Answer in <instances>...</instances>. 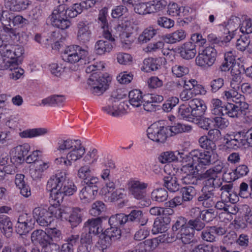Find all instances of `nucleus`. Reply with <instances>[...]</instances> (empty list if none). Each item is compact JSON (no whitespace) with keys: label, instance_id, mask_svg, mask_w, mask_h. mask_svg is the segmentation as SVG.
I'll return each mask as SVG.
<instances>
[{"label":"nucleus","instance_id":"7","mask_svg":"<svg viewBox=\"0 0 252 252\" xmlns=\"http://www.w3.org/2000/svg\"><path fill=\"white\" fill-rule=\"evenodd\" d=\"M123 98V95L117 92H114L111 97L108 99L107 104L102 108L103 112L113 117L120 116L122 113V108L124 102H119V100Z\"/></svg>","mask_w":252,"mask_h":252},{"label":"nucleus","instance_id":"53","mask_svg":"<svg viewBox=\"0 0 252 252\" xmlns=\"http://www.w3.org/2000/svg\"><path fill=\"white\" fill-rule=\"evenodd\" d=\"M157 31L152 27H149L144 30L138 37L139 42L144 43L149 41L156 34Z\"/></svg>","mask_w":252,"mask_h":252},{"label":"nucleus","instance_id":"50","mask_svg":"<svg viewBox=\"0 0 252 252\" xmlns=\"http://www.w3.org/2000/svg\"><path fill=\"white\" fill-rule=\"evenodd\" d=\"M211 112L215 115H223L225 105H222V102L219 99L213 98L211 100Z\"/></svg>","mask_w":252,"mask_h":252},{"label":"nucleus","instance_id":"9","mask_svg":"<svg viewBox=\"0 0 252 252\" xmlns=\"http://www.w3.org/2000/svg\"><path fill=\"white\" fill-rule=\"evenodd\" d=\"M103 36L106 40H98L95 44L94 50L96 54L104 55L109 53L112 50L115 44V38L112 36L111 32L109 29L103 31Z\"/></svg>","mask_w":252,"mask_h":252},{"label":"nucleus","instance_id":"38","mask_svg":"<svg viewBox=\"0 0 252 252\" xmlns=\"http://www.w3.org/2000/svg\"><path fill=\"white\" fill-rule=\"evenodd\" d=\"M108 222L110 226L118 227L123 226L126 223H127L126 215L124 213H119L112 215L109 219Z\"/></svg>","mask_w":252,"mask_h":252},{"label":"nucleus","instance_id":"5","mask_svg":"<svg viewBox=\"0 0 252 252\" xmlns=\"http://www.w3.org/2000/svg\"><path fill=\"white\" fill-rule=\"evenodd\" d=\"M88 55L89 53L86 49H83L78 45H73L65 48L62 57L64 61L75 63L84 60Z\"/></svg>","mask_w":252,"mask_h":252},{"label":"nucleus","instance_id":"55","mask_svg":"<svg viewBox=\"0 0 252 252\" xmlns=\"http://www.w3.org/2000/svg\"><path fill=\"white\" fill-rule=\"evenodd\" d=\"M236 136L237 135H235L234 138H231L227 140L226 144L228 147L236 150L246 146L244 138L242 137V135L241 138H236Z\"/></svg>","mask_w":252,"mask_h":252},{"label":"nucleus","instance_id":"59","mask_svg":"<svg viewBox=\"0 0 252 252\" xmlns=\"http://www.w3.org/2000/svg\"><path fill=\"white\" fill-rule=\"evenodd\" d=\"M187 225L194 231H200L203 230L205 226V224L201 219H191L188 221Z\"/></svg>","mask_w":252,"mask_h":252},{"label":"nucleus","instance_id":"6","mask_svg":"<svg viewBox=\"0 0 252 252\" xmlns=\"http://www.w3.org/2000/svg\"><path fill=\"white\" fill-rule=\"evenodd\" d=\"M168 126H162L154 123L147 130V135L149 139L158 143H164L169 136Z\"/></svg>","mask_w":252,"mask_h":252},{"label":"nucleus","instance_id":"42","mask_svg":"<svg viewBox=\"0 0 252 252\" xmlns=\"http://www.w3.org/2000/svg\"><path fill=\"white\" fill-rule=\"evenodd\" d=\"M65 97L63 95H52L42 100V104L49 106H59L63 104Z\"/></svg>","mask_w":252,"mask_h":252},{"label":"nucleus","instance_id":"12","mask_svg":"<svg viewBox=\"0 0 252 252\" xmlns=\"http://www.w3.org/2000/svg\"><path fill=\"white\" fill-rule=\"evenodd\" d=\"M129 193L136 199L145 200L146 191L148 185L147 183L139 180H130L127 184Z\"/></svg>","mask_w":252,"mask_h":252},{"label":"nucleus","instance_id":"26","mask_svg":"<svg viewBox=\"0 0 252 252\" xmlns=\"http://www.w3.org/2000/svg\"><path fill=\"white\" fill-rule=\"evenodd\" d=\"M249 172L248 167L245 164H241L237 166L234 171V173L233 172L224 173L223 177L224 178L228 180V182L231 181H234L236 179L246 176Z\"/></svg>","mask_w":252,"mask_h":252},{"label":"nucleus","instance_id":"37","mask_svg":"<svg viewBox=\"0 0 252 252\" xmlns=\"http://www.w3.org/2000/svg\"><path fill=\"white\" fill-rule=\"evenodd\" d=\"M178 116L181 119L192 122L195 118L191 111L190 102H189L188 105L182 104L179 106L178 111Z\"/></svg>","mask_w":252,"mask_h":252},{"label":"nucleus","instance_id":"21","mask_svg":"<svg viewBox=\"0 0 252 252\" xmlns=\"http://www.w3.org/2000/svg\"><path fill=\"white\" fill-rule=\"evenodd\" d=\"M248 109V107H244L240 103L233 104L230 102L225 105L223 109V115H227L231 118H239L243 114L242 109Z\"/></svg>","mask_w":252,"mask_h":252},{"label":"nucleus","instance_id":"13","mask_svg":"<svg viewBox=\"0 0 252 252\" xmlns=\"http://www.w3.org/2000/svg\"><path fill=\"white\" fill-rule=\"evenodd\" d=\"M34 222V220L30 215L22 214L18 219L15 231L20 235L26 234L32 229Z\"/></svg>","mask_w":252,"mask_h":252},{"label":"nucleus","instance_id":"45","mask_svg":"<svg viewBox=\"0 0 252 252\" xmlns=\"http://www.w3.org/2000/svg\"><path fill=\"white\" fill-rule=\"evenodd\" d=\"M47 133L48 129L47 128H37L24 130L20 133V135L23 138H32L43 135Z\"/></svg>","mask_w":252,"mask_h":252},{"label":"nucleus","instance_id":"14","mask_svg":"<svg viewBox=\"0 0 252 252\" xmlns=\"http://www.w3.org/2000/svg\"><path fill=\"white\" fill-rule=\"evenodd\" d=\"M52 214L53 211H50L42 207H36L32 211L33 217L41 226H47L51 223L53 220Z\"/></svg>","mask_w":252,"mask_h":252},{"label":"nucleus","instance_id":"46","mask_svg":"<svg viewBox=\"0 0 252 252\" xmlns=\"http://www.w3.org/2000/svg\"><path fill=\"white\" fill-rule=\"evenodd\" d=\"M78 140H72L70 139H61L58 142L57 150L60 153L68 152L71 148H72Z\"/></svg>","mask_w":252,"mask_h":252},{"label":"nucleus","instance_id":"16","mask_svg":"<svg viewBox=\"0 0 252 252\" xmlns=\"http://www.w3.org/2000/svg\"><path fill=\"white\" fill-rule=\"evenodd\" d=\"M224 228L216 226H207L202 231L200 237L206 242H213L216 241V235H222L224 234Z\"/></svg>","mask_w":252,"mask_h":252},{"label":"nucleus","instance_id":"29","mask_svg":"<svg viewBox=\"0 0 252 252\" xmlns=\"http://www.w3.org/2000/svg\"><path fill=\"white\" fill-rule=\"evenodd\" d=\"M49 237L45 231L41 229H36L31 234V239L33 243L39 244L42 248L50 241Z\"/></svg>","mask_w":252,"mask_h":252},{"label":"nucleus","instance_id":"25","mask_svg":"<svg viewBox=\"0 0 252 252\" xmlns=\"http://www.w3.org/2000/svg\"><path fill=\"white\" fill-rule=\"evenodd\" d=\"M5 7L11 11L20 12L26 9L30 4L29 0H4Z\"/></svg>","mask_w":252,"mask_h":252},{"label":"nucleus","instance_id":"19","mask_svg":"<svg viewBox=\"0 0 252 252\" xmlns=\"http://www.w3.org/2000/svg\"><path fill=\"white\" fill-rule=\"evenodd\" d=\"M126 216L128 224L134 223L143 226L148 222V219L140 210H133Z\"/></svg>","mask_w":252,"mask_h":252},{"label":"nucleus","instance_id":"33","mask_svg":"<svg viewBox=\"0 0 252 252\" xmlns=\"http://www.w3.org/2000/svg\"><path fill=\"white\" fill-rule=\"evenodd\" d=\"M25 176L22 174H17L15 176V183L20 190V193L24 197H28L31 195L29 186L26 183Z\"/></svg>","mask_w":252,"mask_h":252},{"label":"nucleus","instance_id":"24","mask_svg":"<svg viewBox=\"0 0 252 252\" xmlns=\"http://www.w3.org/2000/svg\"><path fill=\"white\" fill-rule=\"evenodd\" d=\"M181 57L186 60L193 59L196 54V45L192 42H187L179 48Z\"/></svg>","mask_w":252,"mask_h":252},{"label":"nucleus","instance_id":"3","mask_svg":"<svg viewBox=\"0 0 252 252\" xmlns=\"http://www.w3.org/2000/svg\"><path fill=\"white\" fill-rule=\"evenodd\" d=\"M110 79L107 74L94 73L88 80L87 83L91 93L97 96L102 94L108 88Z\"/></svg>","mask_w":252,"mask_h":252},{"label":"nucleus","instance_id":"4","mask_svg":"<svg viewBox=\"0 0 252 252\" xmlns=\"http://www.w3.org/2000/svg\"><path fill=\"white\" fill-rule=\"evenodd\" d=\"M68 9L64 4H60L53 11L50 16L51 23L53 26L65 30L69 27L70 22L69 18Z\"/></svg>","mask_w":252,"mask_h":252},{"label":"nucleus","instance_id":"22","mask_svg":"<svg viewBox=\"0 0 252 252\" xmlns=\"http://www.w3.org/2000/svg\"><path fill=\"white\" fill-rule=\"evenodd\" d=\"M171 221L169 217H162L157 218L154 221L152 231L153 234L166 232L169 228V225Z\"/></svg>","mask_w":252,"mask_h":252},{"label":"nucleus","instance_id":"56","mask_svg":"<svg viewBox=\"0 0 252 252\" xmlns=\"http://www.w3.org/2000/svg\"><path fill=\"white\" fill-rule=\"evenodd\" d=\"M117 29L121 32L120 36L122 39L128 38L133 30V27L130 26L129 22H126L125 24L119 25Z\"/></svg>","mask_w":252,"mask_h":252},{"label":"nucleus","instance_id":"49","mask_svg":"<svg viewBox=\"0 0 252 252\" xmlns=\"http://www.w3.org/2000/svg\"><path fill=\"white\" fill-rule=\"evenodd\" d=\"M30 149V145L27 144L17 146L15 148V157L18 159L17 161L20 162L24 160L25 157L27 155Z\"/></svg>","mask_w":252,"mask_h":252},{"label":"nucleus","instance_id":"20","mask_svg":"<svg viewBox=\"0 0 252 252\" xmlns=\"http://www.w3.org/2000/svg\"><path fill=\"white\" fill-rule=\"evenodd\" d=\"M1 67L3 69L10 70L11 72L9 73V77L14 80L20 79L24 73V70L18 67V63L14 61L5 62L4 64L1 65Z\"/></svg>","mask_w":252,"mask_h":252},{"label":"nucleus","instance_id":"28","mask_svg":"<svg viewBox=\"0 0 252 252\" xmlns=\"http://www.w3.org/2000/svg\"><path fill=\"white\" fill-rule=\"evenodd\" d=\"M190 106L194 118H199L204 114L207 107L204 102L200 99L193 98L189 101Z\"/></svg>","mask_w":252,"mask_h":252},{"label":"nucleus","instance_id":"31","mask_svg":"<svg viewBox=\"0 0 252 252\" xmlns=\"http://www.w3.org/2000/svg\"><path fill=\"white\" fill-rule=\"evenodd\" d=\"M102 220L100 217L89 219L84 223V227L88 229L89 232L95 235L100 233L102 231Z\"/></svg>","mask_w":252,"mask_h":252},{"label":"nucleus","instance_id":"23","mask_svg":"<svg viewBox=\"0 0 252 252\" xmlns=\"http://www.w3.org/2000/svg\"><path fill=\"white\" fill-rule=\"evenodd\" d=\"M240 19L236 16H231L227 23L219 25L220 30L223 31L224 33H235L240 27Z\"/></svg>","mask_w":252,"mask_h":252},{"label":"nucleus","instance_id":"58","mask_svg":"<svg viewBox=\"0 0 252 252\" xmlns=\"http://www.w3.org/2000/svg\"><path fill=\"white\" fill-rule=\"evenodd\" d=\"M232 184H228L222 185L220 188V190L221 191V198L225 201L228 200L230 202L232 199Z\"/></svg>","mask_w":252,"mask_h":252},{"label":"nucleus","instance_id":"60","mask_svg":"<svg viewBox=\"0 0 252 252\" xmlns=\"http://www.w3.org/2000/svg\"><path fill=\"white\" fill-rule=\"evenodd\" d=\"M196 190L194 187L189 186L182 189V197L184 201H189L195 196Z\"/></svg>","mask_w":252,"mask_h":252},{"label":"nucleus","instance_id":"48","mask_svg":"<svg viewBox=\"0 0 252 252\" xmlns=\"http://www.w3.org/2000/svg\"><path fill=\"white\" fill-rule=\"evenodd\" d=\"M169 136L182 132H188L191 130V126L180 123L175 124L174 126H168Z\"/></svg>","mask_w":252,"mask_h":252},{"label":"nucleus","instance_id":"39","mask_svg":"<svg viewBox=\"0 0 252 252\" xmlns=\"http://www.w3.org/2000/svg\"><path fill=\"white\" fill-rule=\"evenodd\" d=\"M129 102L130 104L135 107L141 106L144 99V95L138 90H134L130 91L128 94Z\"/></svg>","mask_w":252,"mask_h":252},{"label":"nucleus","instance_id":"64","mask_svg":"<svg viewBox=\"0 0 252 252\" xmlns=\"http://www.w3.org/2000/svg\"><path fill=\"white\" fill-rule=\"evenodd\" d=\"M224 79L221 77L216 78L212 80L209 84L210 91L215 93L220 90L224 85Z\"/></svg>","mask_w":252,"mask_h":252},{"label":"nucleus","instance_id":"17","mask_svg":"<svg viewBox=\"0 0 252 252\" xmlns=\"http://www.w3.org/2000/svg\"><path fill=\"white\" fill-rule=\"evenodd\" d=\"M77 28V39L83 43L89 42L91 37L89 23L87 21H80L78 23Z\"/></svg>","mask_w":252,"mask_h":252},{"label":"nucleus","instance_id":"35","mask_svg":"<svg viewBox=\"0 0 252 252\" xmlns=\"http://www.w3.org/2000/svg\"><path fill=\"white\" fill-rule=\"evenodd\" d=\"M162 60L160 58L146 59L143 61V69L146 72L157 70L160 67Z\"/></svg>","mask_w":252,"mask_h":252},{"label":"nucleus","instance_id":"43","mask_svg":"<svg viewBox=\"0 0 252 252\" xmlns=\"http://www.w3.org/2000/svg\"><path fill=\"white\" fill-rule=\"evenodd\" d=\"M111 191L108 190L105 194V200L108 202H115L119 199H123L126 196L124 189H119L112 192Z\"/></svg>","mask_w":252,"mask_h":252},{"label":"nucleus","instance_id":"61","mask_svg":"<svg viewBox=\"0 0 252 252\" xmlns=\"http://www.w3.org/2000/svg\"><path fill=\"white\" fill-rule=\"evenodd\" d=\"M104 232L112 241L120 239L121 236V230L118 227L110 226Z\"/></svg>","mask_w":252,"mask_h":252},{"label":"nucleus","instance_id":"52","mask_svg":"<svg viewBox=\"0 0 252 252\" xmlns=\"http://www.w3.org/2000/svg\"><path fill=\"white\" fill-rule=\"evenodd\" d=\"M198 142L200 146L208 151H213L216 149V145L212 140L207 136H202L199 139Z\"/></svg>","mask_w":252,"mask_h":252},{"label":"nucleus","instance_id":"8","mask_svg":"<svg viewBox=\"0 0 252 252\" xmlns=\"http://www.w3.org/2000/svg\"><path fill=\"white\" fill-rule=\"evenodd\" d=\"M191 156L193 158V161L196 162L198 167L209 166L215 163L217 157L213 153L198 149L192 150Z\"/></svg>","mask_w":252,"mask_h":252},{"label":"nucleus","instance_id":"47","mask_svg":"<svg viewBox=\"0 0 252 252\" xmlns=\"http://www.w3.org/2000/svg\"><path fill=\"white\" fill-rule=\"evenodd\" d=\"M168 192L164 188H158L154 189L151 193V198L153 201L162 202L168 198Z\"/></svg>","mask_w":252,"mask_h":252},{"label":"nucleus","instance_id":"41","mask_svg":"<svg viewBox=\"0 0 252 252\" xmlns=\"http://www.w3.org/2000/svg\"><path fill=\"white\" fill-rule=\"evenodd\" d=\"M97 193L96 190H93L90 187H84L79 193V196L83 202L89 203L95 198Z\"/></svg>","mask_w":252,"mask_h":252},{"label":"nucleus","instance_id":"15","mask_svg":"<svg viewBox=\"0 0 252 252\" xmlns=\"http://www.w3.org/2000/svg\"><path fill=\"white\" fill-rule=\"evenodd\" d=\"M219 194L217 191L209 190L208 189H201L200 195L197 200L205 208H210L215 205L218 198Z\"/></svg>","mask_w":252,"mask_h":252},{"label":"nucleus","instance_id":"63","mask_svg":"<svg viewBox=\"0 0 252 252\" xmlns=\"http://www.w3.org/2000/svg\"><path fill=\"white\" fill-rule=\"evenodd\" d=\"M212 121L209 118L200 117L199 118H195L192 123L197 125L200 127L208 130L211 127Z\"/></svg>","mask_w":252,"mask_h":252},{"label":"nucleus","instance_id":"1","mask_svg":"<svg viewBox=\"0 0 252 252\" xmlns=\"http://www.w3.org/2000/svg\"><path fill=\"white\" fill-rule=\"evenodd\" d=\"M47 189L50 191V198L58 205L63 201L65 195H71L76 190L72 182L66 179V174L60 172L50 177L47 184Z\"/></svg>","mask_w":252,"mask_h":252},{"label":"nucleus","instance_id":"32","mask_svg":"<svg viewBox=\"0 0 252 252\" xmlns=\"http://www.w3.org/2000/svg\"><path fill=\"white\" fill-rule=\"evenodd\" d=\"M186 36V32L181 29L165 35L163 39L167 43L174 44L185 40Z\"/></svg>","mask_w":252,"mask_h":252},{"label":"nucleus","instance_id":"51","mask_svg":"<svg viewBox=\"0 0 252 252\" xmlns=\"http://www.w3.org/2000/svg\"><path fill=\"white\" fill-rule=\"evenodd\" d=\"M235 50H231L225 53L224 59L226 63L220 65V68L221 71L228 70L230 67L229 66L233 64L235 61Z\"/></svg>","mask_w":252,"mask_h":252},{"label":"nucleus","instance_id":"2","mask_svg":"<svg viewBox=\"0 0 252 252\" xmlns=\"http://www.w3.org/2000/svg\"><path fill=\"white\" fill-rule=\"evenodd\" d=\"M0 21L3 25L2 30L0 32V37L6 44L11 40H16L19 35L16 29L11 27L12 25L23 27L28 24V20L22 16L15 15L8 10H1L0 12Z\"/></svg>","mask_w":252,"mask_h":252},{"label":"nucleus","instance_id":"57","mask_svg":"<svg viewBox=\"0 0 252 252\" xmlns=\"http://www.w3.org/2000/svg\"><path fill=\"white\" fill-rule=\"evenodd\" d=\"M105 209L104 203L102 201H97L92 204V208L90 210V214L94 216H98L104 212Z\"/></svg>","mask_w":252,"mask_h":252},{"label":"nucleus","instance_id":"62","mask_svg":"<svg viewBox=\"0 0 252 252\" xmlns=\"http://www.w3.org/2000/svg\"><path fill=\"white\" fill-rule=\"evenodd\" d=\"M173 74L177 77H181L189 72L188 67L184 65L175 64L172 67Z\"/></svg>","mask_w":252,"mask_h":252},{"label":"nucleus","instance_id":"54","mask_svg":"<svg viewBox=\"0 0 252 252\" xmlns=\"http://www.w3.org/2000/svg\"><path fill=\"white\" fill-rule=\"evenodd\" d=\"M178 159L175 153L172 151L162 152L158 158L159 161L163 164L171 162L178 160Z\"/></svg>","mask_w":252,"mask_h":252},{"label":"nucleus","instance_id":"11","mask_svg":"<svg viewBox=\"0 0 252 252\" xmlns=\"http://www.w3.org/2000/svg\"><path fill=\"white\" fill-rule=\"evenodd\" d=\"M24 51L23 47L19 45H8L5 43L2 48L0 49V52L1 55L7 59H5L1 65H3L5 62L14 61L18 63V58L22 56Z\"/></svg>","mask_w":252,"mask_h":252},{"label":"nucleus","instance_id":"44","mask_svg":"<svg viewBox=\"0 0 252 252\" xmlns=\"http://www.w3.org/2000/svg\"><path fill=\"white\" fill-rule=\"evenodd\" d=\"M164 185L170 192H176L179 190L180 185L175 176H166L164 178Z\"/></svg>","mask_w":252,"mask_h":252},{"label":"nucleus","instance_id":"40","mask_svg":"<svg viewBox=\"0 0 252 252\" xmlns=\"http://www.w3.org/2000/svg\"><path fill=\"white\" fill-rule=\"evenodd\" d=\"M83 216V210L79 208H74L67 219L72 227H76L81 222Z\"/></svg>","mask_w":252,"mask_h":252},{"label":"nucleus","instance_id":"27","mask_svg":"<svg viewBox=\"0 0 252 252\" xmlns=\"http://www.w3.org/2000/svg\"><path fill=\"white\" fill-rule=\"evenodd\" d=\"M223 97L228 101H232L235 103H240L244 107H248V104L244 101V96L233 89L226 90L223 93Z\"/></svg>","mask_w":252,"mask_h":252},{"label":"nucleus","instance_id":"34","mask_svg":"<svg viewBox=\"0 0 252 252\" xmlns=\"http://www.w3.org/2000/svg\"><path fill=\"white\" fill-rule=\"evenodd\" d=\"M194 233L192 228L187 225L183 227L177 234V238L185 244H190L192 241Z\"/></svg>","mask_w":252,"mask_h":252},{"label":"nucleus","instance_id":"30","mask_svg":"<svg viewBox=\"0 0 252 252\" xmlns=\"http://www.w3.org/2000/svg\"><path fill=\"white\" fill-rule=\"evenodd\" d=\"M0 230L2 234L8 238L12 235V223L10 218L5 215H0Z\"/></svg>","mask_w":252,"mask_h":252},{"label":"nucleus","instance_id":"36","mask_svg":"<svg viewBox=\"0 0 252 252\" xmlns=\"http://www.w3.org/2000/svg\"><path fill=\"white\" fill-rule=\"evenodd\" d=\"M99 239L95 246V249L98 252H103L111 245L112 241L104 231L98 236Z\"/></svg>","mask_w":252,"mask_h":252},{"label":"nucleus","instance_id":"10","mask_svg":"<svg viewBox=\"0 0 252 252\" xmlns=\"http://www.w3.org/2000/svg\"><path fill=\"white\" fill-rule=\"evenodd\" d=\"M216 56V49L212 46L207 47L201 53H199L196 58V63L197 65L203 67L211 66L215 63Z\"/></svg>","mask_w":252,"mask_h":252},{"label":"nucleus","instance_id":"18","mask_svg":"<svg viewBox=\"0 0 252 252\" xmlns=\"http://www.w3.org/2000/svg\"><path fill=\"white\" fill-rule=\"evenodd\" d=\"M86 152L85 147L82 145L80 140L71 148L70 151L67 153L66 156L71 164L72 162L80 159L84 156Z\"/></svg>","mask_w":252,"mask_h":252}]
</instances>
